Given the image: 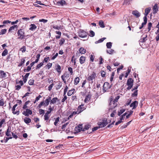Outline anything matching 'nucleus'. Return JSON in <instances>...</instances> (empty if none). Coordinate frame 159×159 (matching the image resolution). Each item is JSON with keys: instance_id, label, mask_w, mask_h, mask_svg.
Listing matches in <instances>:
<instances>
[{"instance_id": "cd10ccee", "label": "nucleus", "mask_w": 159, "mask_h": 159, "mask_svg": "<svg viewBox=\"0 0 159 159\" xmlns=\"http://www.w3.org/2000/svg\"><path fill=\"white\" fill-rule=\"evenodd\" d=\"M8 50L7 49H5L2 52V57H4L7 55L8 54Z\"/></svg>"}, {"instance_id": "39448f33", "label": "nucleus", "mask_w": 159, "mask_h": 159, "mask_svg": "<svg viewBox=\"0 0 159 159\" xmlns=\"http://www.w3.org/2000/svg\"><path fill=\"white\" fill-rule=\"evenodd\" d=\"M96 73L93 71L91 75L89 76L87 79L89 81H91L92 83H93V80H95L96 76Z\"/></svg>"}, {"instance_id": "e433bc0d", "label": "nucleus", "mask_w": 159, "mask_h": 159, "mask_svg": "<svg viewBox=\"0 0 159 159\" xmlns=\"http://www.w3.org/2000/svg\"><path fill=\"white\" fill-rule=\"evenodd\" d=\"M125 111V109H120L118 112V115L120 116Z\"/></svg>"}, {"instance_id": "7c9ffc66", "label": "nucleus", "mask_w": 159, "mask_h": 159, "mask_svg": "<svg viewBox=\"0 0 159 159\" xmlns=\"http://www.w3.org/2000/svg\"><path fill=\"white\" fill-rule=\"evenodd\" d=\"M16 27H17V25H14L11 27L9 29V32H11L12 30H14Z\"/></svg>"}, {"instance_id": "c756f323", "label": "nucleus", "mask_w": 159, "mask_h": 159, "mask_svg": "<svg viewBox=\"0 0 159 159\" xmlns=\"http://www.w3.org/2000/svg\"><path fill=\"white\" fill-rule=\"evenodd\" d=\"M99 24L101 28H104L105 26L103 21L102 20H100L99 21Z\"/></svg>"}, {"instance_id": "f8f14e48", "label": "nucleus", "mask_w": 159, "mask_h": 159, "mask_svg": "<svg viewBox=\"0 0 159 159\" xmlns=\"http://www.w3.org/2000/svg\"><path fill=\"white\" fill-rule=\"evenodd\" d=\"M158 9V7L157 4H155L153 8V14H156L157 12Z\"/></svg>"}, {"instance_id": "9b49d317", "label": "nucleus", "mask_w": 159, "mask_h": 159, "mask_svg": "<svg viewBox=\"0 0 159 159\" xmlns=\"http://www.w3.org/2000/svg\"><path fill=\"white\" fill-rule=\"evenodd\" d=\"M83 126L82 125H80L77 127H76L75 128V130L76 132H80L81 131H83V129L82 128Z\"/></svg>"}, {"instance_id": "09e8293b", "label": "nucleus", "mask_w": 159, "mask_h": 159, "mask_svg": "<svg viewBox=\"0 0 159 159\" xmlns=\"http://www.w3.org/2000/svg\"><path fill=\"white\" fill-rule=\"evenodd\" d=\"M59 2V3L62 5L65 4L66 3V2L65 1V0H61Z\"/></svg>"}, {"instance_id": "338daca9", "label": "nucleus", "mask_w": 159, "mask_h": 159, "mask_svg": "<svg viewBox=\"0 0 159 159\" xmlns=\"http://www.w3.org/2000/svg\"><path fill=\"white\" fill-rule=\"evenodd\" d=\"M50 102L48 99H46L44 102L45 103V106H47L49 104Z\"/></svg>"}, {"instance_id": "dca6fc26", "label": "nucleus", "mask_w": 159, "mask_h": 159, "mask_svg": "<svg viewBox=\"0 0 159 159\" xmlns=\"http://www.w3.org/2000/svg\"><path fill=\"white\" fill-rule=\"evenodd\" d=\"M11 132V128H10V127H8L6 133V135L8 137L10 136L11 135V134L10 133Z\"/></svg>"}, {"instance_id": "f704fd0d", "label": "nucleus", "mask_w": 159, "mask_h": 159, "mask_svg": "<svg viewBox=\"0 0 159 159\" xmlns=\"http://www.w3.org/2000/svg\"><path fill=\"white\" fill-rule=\"evenodd\" d=\"M90 127V125L89 124L85 125L84 128L83 129V131H84L86 130H88Z\"/></svg>"}, {"instance_id": "1a4fd4ad", "label": "nucleus", "mask_w": 159, "mask_h": 159, "mask_svg": "<svg viewBox=\"0 0 159 159\" xmlns=\"http://www.w3.org/2000/svg\"><path fill=\"white\" fill-rule=\"evenodd\" d=\"M132 14L136 18H138L140 16V13L137 10H134L132 12Z\"/></svg>"}, {"instance_id": "774afa93", "label": "nucleus", "mask_w": 159, "mask_h": 159, "mask_svg": "<svg viewBox=\"0 0 159 159\" xmlns=\"http://www.w3.org/2000/svg\"><path fill=\"white\" fill-rule=\"evenodd\" d=\"M52 63H48L47 65L46 66H47L48 69H50L52 66Z\"/></svg>"}, {"instance_id": "c03bdc74", "label": "nucleus", "mask_w": 159, "mask_h": 159, "mask_svg": "<svg viewBox=\"0 0 159 159\" xmlns=\"http://www.w3.org/2000/svg\"><path fill=\"white\" fill-rule=\"evenodd\" d=\"M152 24L151 22H149L148 25V31H149L150 30L152 26Z\"/></svg>"}, {"instance_id": "aec40b11", "label": "nucleus", "mask_w": 159, "mask_h": 159, "mask_svg": "<svg viewBox=\"0 0 159 159\" xmlns=\"http://www.w3.org/2000/svg\"><path fill=\"white\" fill-rule=\"evenodd\" d=\"M80 52L81 54H84L86 53V49L83 48H80L79 49Z\"/></svg>"}, {"instance_id": "e2e57ef3", "label": "nucleus", "mask_w": 159, "mask_h": 159, "mask_svg": "<svg viewBox=\"0 0 159 159\" xmlns=\"http://www.w3.org/2000/svg\"><path fill=\"white\" fill-rule=\"evenodd\" d=\"M68 70L70 72L71 75L73 73L72 68L71 67H69L68 68Z\"/></svg>"}, {"instance_id": "5fc2aeb1", "label": "nucleus", "mask_w": 159, "mask_h": 159, "mask_svg": "<svg viewBox=\"0 0 159 159\" xmlns=\"http://www.w3.org/2000/svg\"><path fill=\"white\" fill-rule=\"evenodd\" d=\"M5 122V119H2L1 121H0V128L2 127V125L3 124V123Z\"/></svg>"}, {"instance_id": "a18cd8bd", "label": "nucleus", "mask_w": 159, "mask_h": 159, "mask_svg": "<svg viewBox=\"0 0 159 159\" xmlns=\"http://www.w3.org/2000/svg\"><path fill=\"white\" fill-rule=\"evenodd\" d=\"M59 121V117L57 118L55 120V122H54V124L56 126H57V124Z\"/></svg>"}, {"instance_id": "b1692460", "label": "nucleus", "mask_w": 159, "mask_h": 159, "mask_svg": "<svg viewBox=\"0 0 159 159\" xmlns=\"http://www.w3.org/2000/svg\"><path fill=\"white\" fill-rule=\"evenodd\" d=\"M45 103L44 102V101H42L38 105L37 107V108H40L43 106H44L45 107H46V106H45Z\"/></svg>"}, {"instance_id": "4be33fe9", "label": "nucleus", "mask_w": 159, "mask_h": 159, "mask_svg": "<svg viewBox=\"0 0 159 159\" xmlns=\"http://www.w3.org/2000/svg\"><path fill=\"white\" fill-rule=\"evenodd\" d=\"M24 121L25 123L28 124L31 122V120L29 118L25 117L24 119Z\"/></svg>"}, {"instance_id": "69168bd1", "label": "nucleus", "mask_w": 159, "mask_h": 159, "mask_svg": "<svg viewBox=\"0 0 159 159\" xmlns=\"http://www.w3.org/2000/svg\"><path fill=\"white\" fill-rule=\"evenodd\" d=\"M39 21L40 22H43V23H45L48 21V20L44 19H40L39 20Z\"/></svg>"}, {"instance_id": "412c9836", "label": "nucleus", "mask_w": 159, "mask_h": 159, "mask_svg": "<svg viewBox=\"0 0 159 159\" xmlns=\"http://www.w3.org/2000/svg\"><path fill=\"white\" fill-rule=\"evenodd\" d=\"M90 96L89 95H87L84 99V102L85 103L88 102L90 100Z\"/></svg>"}, {"instance_id": "6ab92c4d", "label": "nucleus", "mask_w": 159, "mask_h": 159, "mask_svg": "<svg viewBox=\"0 0 159 159\" xmlns=\"http://www.w3.org/2000/svg\"><path fill=\"white\" fill-rule=\"evenodd\" d=\"M30 30L33 31L34 30H35L37 28V26L34 24H31L30 25Z\"/></svg>"}, {"instance_id": "f3484780", "label": "nucleus", "mask_w": 159, "mask_h": 159, "mask_svg": "<svg viewBox=\"0 0 159 159\" xmlns=\"http://www.w3.org/2000/svg\"><path fill=\"white\" fill-rule=\"evenodd\" d=\"M29 75V73H27L25 74L24 76H23V75L22 76L23 77V80L24 83H25L26 82L27 78L28 77Z\"/></svg>"}, {"instance_id": "7ed1b4c3", "label": "nucleus", "mask_w": 159, "mask_h": 159, "mask_svg": "<svg viewBox=\"0 0 159 159\" xmlns=\"http://www.w3.org/2000/svg\"><path fill=\"white\" fill-rule=\"evenodd\" d=\"M111 87V85H110L108 82H105L103 86V93L107 92Z\"/></svg>"}, {"instance_id": "6e6552de", "label": "nucleus", "mask_w": 159, "mask_h": 159, "mask_svg": "<svg viewBox=\"0 0 159 159\" xmlns=\"http://www.w3.org/2000/svg\"><path fill=\"white\" fill-rule=\"evenodd\" d=\"M138 102L137 101H135L133 102L132 103L130 104V107H133L132 109H134L136 108L137 105H138Z\"/></svg>"}, {"instance_id": "a878e982", "label": "nucleus", "mask_w": 159, "mask_h": 159, "mask_svg": "<svg viewBox=\"0 0 159 159\" xmlns=\"http://www.w3.org/2000/svg\"><path fill=\"white\" fill-rule=\"evenodd\" d=\"M50 115L46 114H45L44 116V120L47 121L48 120L50 116Z\"/></svg>"}, {"instance_id": "0eeeda50", "label": "nucleus", "mask_w": 159, "mask_h": 159, "mask_svg": "<svg viewBox=\"0 0 159 159\" xmlns=\"http://www.w3.org/2000/svg\"><path fill=\"white\" fill-rule=\"evenodd\" d=\"M107 122V120H103L102 122H98V125L99 126V128H102L108 124Z\"/></svg>"}, {"instance_id": "393cba45", "label": "nucleus", "mask_w": 159, "mask_h": 159, "mask_svg": "<svg viewBox=\"0 0 159 159\" xmlns=\"http://www.w3.org/2000/svg\"><path fill=\"white\" fill-rule=\"evenodd\" d=\"M44 63V61H43L42 62H41L40 63L38 64L36 68V69L37 70L38 69H39L40 67H41V66H42Z\"/></svg>"}, {"instance_id": "13d9d810", "label": "nucleus", "mask_w": 159, "mask_h": 159, "mask_svg": "<svg viewBox=\"0 0 159 159\" xmlns=\"http://www.w3.org/2000/svg\"><path fill=\"white\" fill-rule=\"evenodd\" d=\"M68 89V87L66 85V86L65 88V89L64 90L63 95H66V93L67 92V91Z\"/></svg>"}, {"instance_id": "473e14b6", "label": "nucleus", "mask_w": 159, "mask_h": 159, "mask_svg": "<svg viewBox=\"0 0 159 159\" xmlns=\"http://www.w3.org/2000/svg\"><path fill=\"white\" fill-rule=\"evenodd\" d=\"M107 52L110 54H112L115 52V51L113 49H111L109 50H107Z\"/></svg>"}, {"instance_id": "c9c22d12", "label": "nucleus", "mask_w": 159, "mask_h": 159, "mask_svg": "<svg viewBox=\"0 0 159 159\" xmlns=\"http://www.w3.org/2000/svg\"><path fill=\"white\" fill-rule=\"evenodd\" d=\"M147 35H146L145 37H143V38H142L140 39V41L141 42H142V43H144V42H145L146 41V40H147Z\"/></svg>"}, {"instance_id": "864d4df0", "label": "nucleus", "mask_w": 159, "mask_h": 159, "mask_svg": "<svg viewBox=\"0 0 159 159\" xmlns=\"http://www.w3.org/2000/svg\"><path fill=\"white\" fill-rule=\"evenodd\" d=\"M16 84H20L21 86H22L23 85V81L22 80H20V81H16Z\"/></svg>"}, {"instance_id": "79ce46f5", "label": "nucleus", "mask_w": 159, "mask_h": 159, "mask_svg": "<svg viewBox=\"0 0 159 159\" xmlns=\"http://www.w3.org/2000/svg\"><path fill=\"white\" fill-rule=\"evenodd\" d=\"M39 111L40 115H43L45 113L44 110L42 109H39Z\"/></svg>"}, {"instance_id": "4468645a", "label": "nucleus", "mask_w": 159, "mask_h": 159, "mask_svg": "<svg viewBox=\"0 0 159 159\" xmlns=\"http://www.w3.org/2000/svg\"><path fill=\"white\" fill-rule=\"evenodd\" d=\"M61 66L57 64H56L55 69L59 74L61 73Z\"/></svg>"}, {"instance_id": "a211bd4d", "label": "nucleus", "mask_w": 159, "mask_h": 159, "mask_svg": "<svg viewBox=\"0 0 159 159\" xmlns=\"http://www.w3.org/2000/svg\"><path fill=\"white\" fill-rule=\"evenodd\" d=\"M151 10V8L149 7L148 8H146L145 9V11L144 13V16H147L148 14L150 12V10Z\"/></svg>"}, {"instance_id": "5701e85b", "label": "nucleus", "mask_w": 159, "mask_h": 159, "mask_svg": "<svg viewBox=\"0 0 159 159\" xmlns=\"http://www.w3.org/2000/svg\"><path fill=\"white\" fill-rule=\"evenodd\" d=\"M0 74L1 76V77L2 78H4L6 77V74L3 71L0 70Z\"/></svg>"}, {"instance_id": "2eb2a0df", "label": "nucleus", "mask_w": 159, "mask_h": 159, "mask_svg": "<svg viewBox=\"0 0 159 159\" xmlns=\"http://www.w3.org/2000/svg\"><path fill=\"white\" fill-rule=\"evenodd\" d=\"M80 62L81 64H83L85 61V57L84 56H81L80 58Z\"/></svg>"}, {"instance_id": "bf43d9fd", "label": "nucleus", "mask_w": 159, "mask_h": 159, "mask_svg": "<svg viewBox=\"0 0 159 159\" xmlns=\"http://www.w3.org/2000/svg\"><path fill=\"white\" fill-rule=\"evenodd\" d=\"M5 104V102L2 99L0 100V106H3Z\"/></svg>"}, {"instance_id": "3c124183", "label": "nucleus", "mask_w": 159, "mask_h": 159, "mask_svg": "<svg viewBox=\"0 0 159 159\" xmlns=\"http://www.w3.org/2000/svg\"><path fill=\"white\" fill-rule=\"evenodd\" d=\"M11 22V21H10L8 20H4L2 22V23L3 25H4V24H5L10 23Z\"/></svg>"}, {"instance_id": "20e7f679", "label": "nucleus", "mask_w": 159, "mask_h": 159, "mask_svg": "<svg viewBox=\"0 0 159 159\" xmlns=\"http://www.w3.org/2000/svg\"><path fill=\"white\" fill-rule=\"evenodd\" d=\"M134 81L132 78L128 79L127 81V84L128 87L127 88L128 90H130L132 87L133 85Z\"/></svg>"}, {"instance_id": "6e6d98bb", "label": "nucleus", "mask_w": 159, "mask_h": 159, "mask_svg": "<svg viewBox=\"0 0 159 159\" xmlns=\"http://www.w3.org/2000/svg\"><path fill=\"white\" fill-rule=\"evenodd\" d=\"M73 93V90H69L67 93V95L68 96H71Z\"/></svg>"}, {"instance_id": "ea45409f", "label": "nucleus", "mask_w": 159, "mask_h": 159, "mask_svg": "<svg viewBox=\"0 0 159 159\" xmlns=\"http://www.w3.org/2000/svg\"><path fill=\"white\" fill-rule=\"evenodd\" d=\"M133 111L131 110L129 111H128V112L129 113L126 115V117L127 119H128L129 118V116L132 115V113H133Z\"/></svg>"}, {"instance_id": "8fccbe9b", "label": "nucleus", "mask_w": 159, "mask_h": 159, "mask_svg": "<svg viewBox=\"0 0 159 159\" xmlns=\"http://www.w3.org/2000/svg\"><path fill=\"white\" fill-rule=\"evenodd\" d=\"M34 80L33 79L30 80L28 82V83L30 85H32L33 84Z\"/></svg>"}, {"instance_id": "72a5a7b5", "label": "nucleus", "mask_w": 159, "mask_h": 159, "mask_svg": "<svg viewBox=\"0 0 159 159\" xmlns=\"http://www.w3.org/2000/svg\"><path fill=\"white\" fill-rule=\"evenodd\" d=\"M112 43L111 42H108L106 44V46L108 48H111L112 47Z\"/></svg>"}, {"instance_id": "680f3d73", "label": "nucleus", "mask_w": 159, "mask_h": 159, "mask_svg": "<svg viewBox=\"0 0 159 159\" xmlns=\"http://www.w3.org/2000/svg\"><path fill=\"white\" fill-rule=\"evenodd\" d=\"M20 50L22 52H25L26 51V48L25 46H23L20 48Z\"/></svg>"}, {"instance_id": "f257e3e1", "label": "nucleus", "mask_w": 159, "mask_h": 159, "mask_svg": "<svg viewBox=\"0 0 159 159\" xmlns=\"http://www.w3.org/2000/svg\"><path fill=\"white\" fill-rule=\"evenodd\" d=\"M17 39L22 40L26 36L25 35V30L23 29H20L17 31Z\"/></svg>"}, {"instance_id": "423d86ee", "label": "nucleus", "mask_w": 159, "mask_h": 159, "mask_svg": "<svg viewBox=\"0 0 159 159\" xmlns=\"http://www.w3.org/2000/svg\"><path fill=\"white\" fill-rule=\"evenodd\" d=\"M22 114L25 116H28L29 115L32 114V111L30 109H27L22 113Z\"/></svg>"}, {"instance_id": "9d476101", "label": "nucleus", "mask_w": 159, "mask_h": 159, "mask_svg": "<svg viewBox=\"0 0 159 159\" xmlns=\"http://www.w3.org/2000/svg\"><path fill=\"white\" fill-rule=\"evenodd\" d=\"M84 104H82L78 106L77 110L79 113H81L86 109L84 107Z\"/></svg>"}, {"instance_id": "ddd939ff", "label": "nucleus", "mask_w": 159, "mask_h": 159, "mask_svg": "<svg viewBox=\"0 0 159 159\" xmlns=\"http://www.w3.org/2000/svg\"><path fill=\"white\" fill-rule=\"evenodd\" d=\"M57 102H59V100L58 99V98L57 97L54 98L52 99V100H51V101L50 102V104L51 105L52 104H54Z\"/></svg>"}, {"instance_id": "4d7b16f0", "label": "nucleus", "mask_w": 159, "mask_h": 159, "mask_svg": "<svg viewBox=\"0 0 159 159\" xmlns=\"http://www.w3.org/2000/svg\"><path fill=\"white\" fill-rule=\"evenodd\" d=\"M31 67L30 66H29L27 67L26 69L24 71H25L28 72L31 70Z\"/></svg>"}, {"instance_id": "0e129e2a", "label": "nucleus", "mask_w": 159, "mask_h": 159, "mask_svg": "<svg viewBox=\"0 0 159 159\" xmlns=\"http://www.w3.org/2000/svg\"><path fill=\"white\" fill-rule=\"evenodd\" d=\"M53 85H54V84H51L48 87V90H49V91H50L51 90V89H52V88Z\"/></svg>"}, {"instance_id": "603ef678", "label": "nucleus", "mask_w": 159, "mask_h": 159, "mask_svg": "<svg viewBox=\"0 0 159 159\" xmlns=\"http://www.w3.org/2000/svg\"><path fill=\"white\" fill-rule=\"evenodd\" d=\"M138 95V90H135L134 93L132 94V96H137Z\"/></svg>"}, {"instance_id": "052dcab7", "label": "nucleus", "mask_w": 159, "mask_h": 159, "mask_svg": "<svg viewBox=\"0 0 159 159\" xmlns=\"http://www.w3.org/2000/svg\"><path fill=\"white\" fill-rule=\"evenodd\" d=\"M19 21H20V23L21 22V21H20V20H16L15 21H13L12 22H11V25H13L16 24H17Z\"/></svg>"}, {"instance_id": "4c0bfd02", "label": "nucleus", "mask_w": 159, "mask_h": 159, "mask_svg": "<svg viewBox=\"0 0 159 159\" xmlns=\"http://www.w3.org/2000/svg\"><path fill=\"white\" fill-rule=\"evenodd\" d=\"M106 39L105 38H102L101 39H100L98 41H96L95 42V43L97 44V43H101V42H102L104 41V39Z\"/></svg>"}, {"instance_id": "c85d7f7f", "label": "nucleus", "mask_w": 159, "mask_h": 159, "mask_svg": "<svg viewBox=\"0 0 159 159\" xmlns=\"http://www.w3.org/2000/svg\"><path fill=\"white\" fill-rule=\"evenodd\" d=\"M155 34L157 35L156 38V40L157 41L159 40V30H157V31L155 32Z\"/></svg>"}, {"instance_id": "a19ab883", "label": "nucleus", "mask_w": 159, "mask_h": 159, "mask_svg": "<svg viewBox=\"0 0 159 159\" xmlns=\"http://www.w3.org/2000/svg\"><path fill=\"white\" fill-rule=\"evenodd\" d=\"M25 61V59L24 58L22 59L21 60V62L18 65V66H22Z\"/></svg>"}, {"instance_id": "2f4dec72", "label": "nucleus", "mask_w": 159, "mask_h": 159, "mask_svg": "<svg viewBox=\"0 0 159 159\" xmlns=\"http://www.w3.org/2000/svg\"><path fill=\"white\" fill-rule=\"evenodd\" d=\"M111 103L113 105V107H116L117 105V100H114L111 102Z\"/></svg>"}, {"instance_id": "49530a36", "label": "nucleus", "mask_w": 159, "mask_h": 159, "mask_svg": "<svg viewBox=\"0 0 159 159\" xmlns=\"http://www.w3.org/2000/svg\"><path fill=\"white\" fill-rule=\"evenodd\" d=\"M101 74L102 77H104L106 75V72L105 71L102 70L101 71Z\"/></svg>"}, {"instance_id": "f03ea898", "label": "nucleus", "mask_w": 159, "mask_h": 159, "mask_svg": "<svg viewBox=\"0 0 159 159\" xmlns=\"http://www.w3.org/2000/svg\"><path fill=\"white\" fill-rule=\"evenodd\" d=\"M79 36L82 38H84L87 36L88 34L86 31L83 30H80L79 31Z\"/></svg>"}, {"instance_id": "bb28decb", "label": "nucleus", "mask_w": 159, "mask_h": 159, "mask_svg": "<svg viewBox=\"0 0 159 159\" xmlns=\"http://www.w3.org/2000/svg\"><path fill=\"white\" fill-rule=\"evenodd\" d=\"M80 81V79L78 77H76L74 80V84L75 85L77 84Z\"/></svg>"}, {"instance_id": "58836bf2", "label": "nucleus", "mask_w": 159, "mask_h": 159, "mask_svg": "<svg viewBox=\"0 0 159 159\" xmlns=\"http://www.w3.org/2000/svg\"><path fill=\"white\" fill-rule=\"evenodd\" d=\"M7 31V30L6 29H2L0 32V35L5 34L6 33Z\"/></svg>"}, {"instance_id": "de8ad7c7", "label": "nucleus", "mask_w": 159, "mask_h": 159, "mask_svg": "<svg viewBox=\"0 0 159 159\" xmlns=\"http://www.w3.org/2000/svg\"><path fill=\"white\" fill-rule=\"evenodd\" d=\"M89 32V36H90V37H93L95 35V33L92 30H90Z\"/></svg>"}, {"instance_id": "37998d69", "label": "nucleus", "mask_w": 159, "mask_h": 159, "mask_svg": "<svg viewBox=\"0 0 159 159\" xmlns=\"http://www.w3.org/2000/svg\"><path fill=\"white\" fill-rule=\"evenodd\" d=\"M65 42V39L64 38H61L60 40V42L59 44L60 45H62Z\"/></svg>"}]
</instances>
